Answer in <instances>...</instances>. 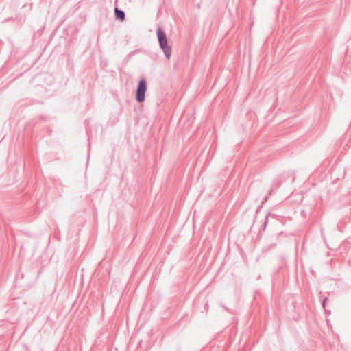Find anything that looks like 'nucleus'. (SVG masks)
<instances>
[{
	"mask_svg": "<svg viewBox=\"0 0 351 351\" xmlns=\"http://www.w3.org/2000/svg\"><path fill=\"white\" fill-rule=\"evenodd\" d=\"M157 35L160 47L163 50L164 53L167 59H169L171 56V48L167 44V40L165 32L159 29L157 31Z\"/></svg>",
	"mask_w": 351,
	"mask_h": 351,
	"instance_id": "f257e3e1",
	"label": "nucleus"
},
{
	"mask_svg": "<svg viewBox=\"0 0 351 351\" xmlns=\"http://www.w3.org/2000/svg\"><path fill=\"white\" fill-rule=\"evenodd\" d=\"M115 14L117 19L121 21L124 20L125 14L123 11L119 10L118 8H115Z\"/></svg>",
	"mask_w": 351,
	"mask_h": 351,
	"instance_id": "7ed1b4c3",
	"label": "nucleus"
},
{
	"mask_svg": "<svg viewBox=\"0 0 351 351\" xmlns=\"http://www.w3.org/2000/svg\"><path fill=\"white\" fill-rule=\"evenodd\" d=\"M147 91V84L145 80H141L138 82L136 90V100L138 102H143L145 100V95Z\"/></svg>",
	"mask_w": 351,
	"mask_h": 351,
	"instance_id": "f03ea898",
	"label": "nucleus"
}]
</instances>
